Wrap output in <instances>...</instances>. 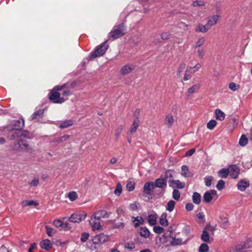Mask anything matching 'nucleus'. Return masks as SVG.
<instances>
[{
	"mask_svg": "<svg viewBox=\"0 0 252 252\" xmlns=\"http://www.w3.org/2000/svg\"><path fill=\"white\" fill-rule=\"evenodd\" d=\"M135 66L133 64H126L120 70L121 74L125 75L131 72L135 69Z\"/></svg>",
	"mask_w": 252,
	"mask_h": 252,
	"instance_id": "nucleus-14",
	"label": "nucleus"
},
{
	"mask_svg": "<svg viewBox=\"0 0 252 252\" xmlns=\"http://www.w3.org/2000/svg\"><path fill=\"white\" fill-rule=\"evenodd\" d=\"M192 5L194 7L203 6L205 5V3L202 0H195L192 2Z\"/></svg>",
	"mask_w": 252,
	"mask_h": 252,
	"instance_id": "nucleus-56",
	"label": "nucleus"
},
{
	"mask_svg": "<svg viewBox=\"0 0 252 252\" xmlns=\"http://www.w3.org/2000/svg\"><path fill=\"white\" fill-rule=\"evenodd\" d=\"M40 246L42 249L48 251L52 247L53 245L49 240L45 239L40 243Z\"/></svg>",
	"mask_w": 252,
	"mask_h": 252,
	"instance_id": "nucleus-19",
	"label": "nucleus"
},
{
	"mask_svg": "<svg viewBox=\"0 0 252 252\" xmlns=\"http://www.w3.org/2000/svg\"><path fill=\"white\" fill-rule=\"evenodd\" d=\"M160 36L161 39L163 40H167L170 38L171 33L169 32H163L161 33Z\"/></svg>",
	"mask_w": 252,
	"mask_h": 252,
	"instance_id": "nucleus-59",
	"label": "nucleus"
},
{
	"mask_svg": "<svg viewBox=\"0 0 252 252\" xmlns=\"http://www.w3.org/2000/svg\"><path fill=\"white\" fill-rule=\"evenodd\" d=\"M225 187V182L222 180H220L218 181V184L216 185L217 189L219 190H222Z\"/></svg>",
	"mask_w": 252,
	"mask_h": 252,
	"instance_id": "nucleus-47",
	"label": "nucleus"
},
{
	"mask_svg": "<svg viewBox=\"0 0 252 252\" xmlns=\"http://www.w3.org/2000/svg\"><path fill=\"white\" fill-rule=\"evenodd\" d=\"M205 41V39L204 37H202L199 38L197 41L195 42L194 44L195 48H200L203 45Z\"/></svg>",
	"mask_w": 252,
	"mask_h": 252,
	"instance_id": "nucleus-37",
	"label": "nucleus"
},
{
	"mask_svg": "<svg viewBox=\"0 0 252 252\" xmlns=\"http://www.w3.org/2000/svg\"><path fill=\"white\" fill-rule=\"evenodd\" d=\"M155 186L157 188L165 189L167 186V180L165 178H159L156 180Z\"/></svg>",
	"mask_w": 252,
	"mask_h": 252,
	"instance_id": "nucleus-15",
	"label": "nucleus"
},
{
	"mask_svg": "<svg viewBox=\"0 0 252 252\" xmlns=\"http://www.w3.org/2000/svg\"><path fill=\"white\" fill-rule=\"evenodd\" d=\"M100 221V220L99 219L95 218L94 216L91 219L90 223L94 230H98L101 228Z\"/></svg>",
	"mask_w": 252,
	"mask_h": 252,
	"instance_id": "nucleus-13",
	"label": "nucleus"
},
{
	"mask_svg": "<svg viewBox=\"0 0 252 252\" xmlns=\"http://www.w3.org/2000/svg\"><path fill=\"white\" fill-rule=\"evenodd\" d=\"M220 16L219 14L210 15L206 18V24L211 29L212 26H215L220 22Z\"/></svg>",
	"mask_w": 252,
	"mask_h": 252,
	"instance_id": "nucleus-7",
	"label": "nucleus"
},
{
	"mask_svg": "<svg viewBox=\"0 0 252 252\" xmlns=\"http://www.w3.org/2000/svg\"><path fill=\"white\" fill-rule=\"evenodd\" d=\"M217 125V122L214 120L210 121L207 124V127L209 129H213Z\"/></svg>",
	"mask_w": 252,
	"mask_h": 252,
	"instance_id": "nucleus-46",
	"label": "nucleus"
},
{
	"mask_svg": "<svg viewBox=\"0 0 252 252\" xmlns=\"http://www.w3.org/2000/svg\"><path fill=\"white\" fill-rule=\"evenodd\" d=\"M169 185L173 189L177 188L179 189H182L185 187V183L182 182L180 180H168Z\"/></svg>",
	"mask_w": 252,
	"mask_h": 252,
	"instance_id": "nucleus-10",
	"label": "nucleus"
},
{
	"mask_svg": "<svg viewBox=\"0 0 252 252\" xmlns=\"http://www.w3.org/2000/svg\"><path fill=\"white\" fill-rule=\"evenodd\" d=\"M73 121L69 120H66L62 122L59 126L60 128H65L73 125Z\"/></svg>",
	"mask_w": 252,
	"mask_h": 252,
	"instance_id": "nucleus-33",
	"label": "nucleus"
},
{
	"mask_svg": "<svg viewBox=\"0 0 252 252\" xmlns=\"http://www.w3.org/2000/svg\"><path fill=\"white\" fill-rule=\"evenodd\" d=\"M67 197L70 201H73L77 199L78 195L75 191H71L68 193Z\"/></svg>",
	"mask_w": 252,
	"mask_h": 252,
	"instance_id": "nucleus-42",
	"label": "nucleus"
},
{
	"mask_svg": "<svg viewBox=\"0 0 252 252\" xmlns=\"http://www.w3.org/2000/svg\"><path fill=\"white\" fill-rule=\"evenodd\" d=\"M210 29V28L209 26H208L207 24L204 25L201 24H198L197 25L195 31L197 32L205 33L207 32Z\"/></svg>",
	"mask_w": 252,
	"mask_h": 252,
	"instance_id": "nucleus-20",
	"label": "nucleus"
},
{
	"mask_svg": "<svg viewBox=\"0 0 252 252\" xmlns=\"http://www.w3.org/2000/svg\"><path fill=\"white\" fill-rule=\"evenodd\" d=\"M174 122V119L172 115H168L165 120V124L168 127H170Z\"/></svg>",
	"mask_w": 252,
	"mask_h": 252,
	"instance_id": "nucleus-31",
	"label": "nucleus"
},
{
	"mask_svg": "<svg viewBox=\"0 0 252 252\" xmlns=\"http://www.w3.org/2000/svg\"><path fill=\"white\" fill-rule=\"evenodd\" d=\"M200 88L199 84L195 85L189 89L188 91V96H189L190 94L195 92V91L198 90Z\"/></svg>",
	"mask_w": 252,
	"mask_h": 252,
	"instance_id": "nucleus-40",
	"label": "nucleus"
},
{
	"mask_svg": "<svg viewBox=\"0 0 252 252\" xmlns=\"http://www.w3.org/2000/svg\"><path fill=\"white\" fill-rule=\"evenodd\" d=\"M228 168L230 176L233 179H236L240 173L239 168L235 164H231L229 165Z\"/></svg>",
	"mask_w": 252,
	"mask_h": 252,
	"instance_id": "nucleus-12",
	"label": "nucleus"
},
{
	"mask_svg": "<svg viewBox=\"0 0 252 252\" xmlns=\"http://www.w3.org/2000/svg\"><path fill=\"white\" fill-rule=\"evenodd\" d=\"M204 179L205 185L207 187H209L211 185L212 181L213 180V178L212 176H206Z\"/></svg>",
	"mask_w": 252,
	"mask_h": 252,
	"instance_id": "nucleus-49",
	"label": "nucleus"
},
{
	"mask_svg": "<svg viewBox=\"0 0 252 252\" xmlns=\"http://www.w3.org/2000/svg\"><path fill=\"white\" fill-rule=\"evenodd\" d=\"M39 183V181L38 178H35L29 183V185L31 187H36L38 185Z\"/></svg>",
	"mask_w": 252,
	"mask_h": 252,
	"instance_id": "nucleus-58",
	"label": "nucleus"
},
{
	"mask_svg": "<svg viewBox=\"0 0 252 252\" xmlns=\"http://www.w3.org/2000/svg\"><path fill=\"white\" fill-rule=\"evenodd\" d=\"M126 188L129 191H132L135 188L134 183L131 181L128 182L126 185Z\"/></svg>",
	"mask_w": 252,
	"mask_h": 252,
	"instance_id": "nucleus-55",
	"label": "nucleus"
},
{
	"mask_svg": "<svg viewBox=\"0 0 252 252\" xmlns=\"http://www.w3.org/2000/svg\"><path fill=\"white\" fill-rule=\"evenodd\" d=\"M197 56L200 59H202L205 55V50L204 48H198L197 51Z\"/></svg>",
	"mask_w": 252,
	"mask_h": 252,
	"instance_id": "nucleus-48",
	"label": "nucleus"
},
{
	"mask_svg": "<svg viewBox=\"0 0 252 252\" xmlns=\"http://www.w3.org/2000/svg\"><path fill=\"white\" fill-rule=\"evenodd\" d=\"M215 227L212 226L210 223L207 224L204 228L202 234L201 235V239L204 242L208 243L210 241V235H214Z\"/></svg>",
	"mask_w": 252,
	"mask_h": 252,
	"instance_id": "nucleus-4",
	"label": "nucleus"
},
{
	"mask_svg": "<svg viewBox=\"0 0 252 252\" xmlns=\"http://www.w3.org/2000/svg\"><path fill=\"white\" fill-rule=\"evenodd\" d=\"M45 229L46 231V233L49 236H52L54 233H55L56 231L53 228H50L48 226H45Z\"/></svg>",
	"mask_w": 252,
	"mask_h": 252,
	"instance_id": "nucleus-50",
	"label": "nucleus"
},
{
	"mask_svg": "<svg viewBox=\"0 0 252 252\" xmlns=\"http://www.w3.org/2000/svg\"><path fill=\"white\" fill-rule=\"evenodd\" d=\"M109 240V237L103 233L96 235L94 239V243L95 244H101L106 242Z\"/></svg>",
	"mask_w": 252,
	"mask_h": 252,
	"instance_id": "nucleus-9",
	"label": "nucleus"
},
{
	"mask_svg": "<svg viewBox=\"0 0 252 252\" xmlns=\"http://www.w3.org/2000/svg\"><path fill=\"white\" fill-rule=\"evenodd\" d=\"M209 250V247L206 243L202 244L199 248V252H207Z\"/></svg>",
	"mask_w": 252,
	"mask_h": 252,
	"instance_id": "nucleus-45",
	"label": "nucleus"
},
{
	"mask_svg": "<svg viewBox=\"0 0 252 252\" xmlns=\"http://www.w3.org/2000/svg\"><path fill=\"white\" fill-rule=\"evenodd\" d=\"M106 41L97 46L95 51L91 55V58H95L102 56L107 50L108 45L106 44Z\"/></svg>",
	"mask_w": 252,
	"mask_h": 252,
	"instance_id": "nucleus-5",
	"label": "nucleus"
},
{
	"mask_svg": "<svg viewBox=\"0 0 252 252\" xmlns=\"http://www.w3.org/2000/svg\"><path fill=\"white\" fill-rule=\"evenodd\" d=\"M125 248L128 250H132L135 248V244L132 242H127L125 244Z\"/></svg>",
	"mask_w": 252,
	"mask_h": 252,
	"instance_id": "nucleus-54",
	"label": "nucleus"
},
{
	"mask_svg": "<svg viewBox=\"0 0 252 252\" xmlns=\"http://www.w3.org/2000/svg\"><path fill=\"white\" fill-rule=\"evenodd\" d=\"M132 218L135 227H137L139 225L144 223V220L141 217H132Z\"/></svg>",
	"mask_w": 252,
	"mask_h": 252,
	"instance_id": "nucleus-27",
	"label": "nucleus"
},
{
	"mask_svg": "<svg viewBox=\"0 0 252 252\" xmlns=\"http://www.w3.org/2000/svg\"><path fill=\"white\" fill-rule=\"evenodd\" d=\"M86 216V214L84 213H74L69 218V221L73 223H79L84 220Z\"/></svg>",
	"mask_w": 252,
	"mask_h": 252,
	"instance_id": "nucleus-8",
	"label": "nucleus"
},
{
	"mask_svg": "<svg viewBox=\"0 0 252 252\" xmlns=\"http://www.w3.org/2000/svg\"><path fill=\"white\" fill-rule=\"evenodd\" d=\"M21 205L23 207H26L28 206L32 205L37 206L38 205V203L33 200H24L22 201Z\"/></svg>",
	"mask_w": 252,
	"mask_h": 252,
	"instance_id": "nucleus-32",
	"label": "nucleus"
},
{
	"mask_svg": "<svg viewBox=\"0 0 252 252\" xmlns=\"http://www.w3.org/2000/svg\"><path fill=\"white\" fill-rule=\"evenodd\" d=\"M69 82H67L62 85H57L56 86L57 87L58 89H59L60 91H61L63 89H69Z\"/></svg>",
	"mask_w": 252,
	"mask_h": 252,
	"instance_id": "nucleus-61",
	"label": "nucleus"
},
{
	"mask_svg": "<svg viewBox=\"0 0 252 252\" xmlns=\"http://www.w3.org/2000/svg\"><path fill=\"white\" fill-rule=\"evenodd\" d=\"M183 239L180 238H176L173 237L172 241L170 242V244L172 246L181 245L183 244Z\"/></svg>",
	"mask_w": 252,
	"mask_h": 252,
	"instance_id": "nucleus-35",
	"label": "nucleus"
},
{
	"mask_svg": "<svg viewBox=\"0 0 252 252\" xmlns=\"http://www.w3.org/2000/svg\"><path fill=\"white\" fill-rule=\"evenodd\" d=\"M45 109L38 110L33 113L32 115L31 120H39L43 117Z\"/></svg>",
	"mask_w": 252,
	"mask_h": 252,
	"instance_id": "nucleus-17",
	"label": "nucleus"
},
{
	"mask_svg": "<svg viewBox=\"0 0 252 252\" xmlns=\"http://www.w3.org/2000/svg\"><path fill=\"white\" fill-rule=\"evenodd\" d=\"M140 112H141L140 109L139 108L136 109L135 110V111H134V112L133 113V116L135 117L134 120H139V116H140Z\"/></svg>",
	"mask_w": 252,
	"mask_h": 252,
	"instance_id": "nucleus-62",
	"label": "nucleus"
},
{
	"mask_svg": "<svg viewBox=\"0 0 252 252\" xmlns=\"http://www.w3.org/2000/svg\"><path fill=\"white\" fill-rule=\"evenodd\" d=\"M13 125L15 126H18L20 128H23L24 126V121L23 119L22 120V122L20 120H16L13 122Z\"/></svg>",
	"mask_w": 252,
	"mask_h": 252,
	"instance_id": "nucleus-44",
	"label": "nucleus"
},
{
	"mask_svg": "<svg viewBox=\"0 0 252 252\" xmlns=\"http://www.w3.org/2000/svg\"><path fill=\"white\" fill-rule=\"evenodd\" d=\"M10 139L19 138L22 137L29 138L30 133L28 131L22 130L21 129H15L11 132Z\"/></svg>",
	"mask_w": 252,
	"mask_h": 252,
	"instance_id": "nucleus-6",
	"label": "nucleus"
},
{
	"mask_svg": "<svg viewBox=\"0 0 252 252\" xmlns=\"http://www.w3.org/2000/svg\"><path fill=\"white\" fill-rule=\"evenodd\" d=\"M248 143V139L246 135H242L241 137L240 138L239 144L241 146H246Z\"/></svg>",
	"mask_w": 252,
	"mask_h": 252,
	"instance_id": "nucleus-41",
	"label": "nucleus"
},
{
	"mask_svg": "<svg viewBox=\"0 0 252 252\" xmlns=\"http://www.w3.org/2000/svg\"><path fill=\"white\" fill-rule=\"evenodd\" d=\"M69 138V135H64L62 137L57 138L53 140V142H57L58 143H61L63 142V141H66Z\"/></svg>",
	"mask_w": 252,
	"mask_h": 252,
	"instance_id": "nucleus-39",
	"label": "nucleus"
},
{
	"mask_svg": "<svg viewBox=\"0 0 252 252\" xmlns=\"http://www.w3.org/2000/svg\"><path fill=\"white\" fill-rule=\"evenodd\" d=\"M150 232L146 227H141L139 232V234L141 236L147 238L150 236Z\"/></svg>",
	"mask_w": 252,
	"mask_h": 252,
	"instance_id": "nucleus-25",
	"label": "nucleus"
},
{
	"mask_svg": "<svg viewBox=\"0 0 252 252\" xmlns=\"http://www.w3.org/2000/svg\"><path fill=\"white\" fill-rule=\"evenodd\" d=\"M148 221L150 224L155 225L157 222V217L155 215H150L148 217Z\"/></svg>",
	"mask_w": 252,
	"mask_h": 252,
	"instance_id": "nucleus-38",
	"label": "nucleus"
},
{
	"mask_svg": "<svg viewBox=\"0 0 252 252\" xmlns=\"http://www.w3.org/2000/svg\"><path fill=\"white\" fill-rule=\"evenodd\" d=\"M175 206V202L173 200H170L167 203V206L166 207V210L169 212H171L174 210Z\"/></svg>",
	"mask_w": 252,
	"mask_h": 252,
	"instance_id": "nucleus-36",
	"label": "nucleus"
},
{
	"mask_svg": "<svg viewBox=\"0 0 252 252\" xmlns=\"http://www.w3.org/2000/svg\"><path fill=\"white\" fill-rule=\"evenodd\" d=\"M123 127L122 126H119L116 129V137L118 138L120 134V133L121 132V131H122L123 130Z\"/></svg>",
	"mask_w": 252,
	"mask_h": 252,
	"instance_id": "nucleus-63",
	"label": "nucleus"
},
{
	"mask_svg": "<svg viewBox=\"0 0 252 252\" xmlns=\"http://www.w3.org/2000/svg\"><path fill=\"white\" fill-rule=\"evenodd\" d=\"M220 226L224 229H226L229 226L228 220L226 218H220Z\"/></svg>",
	"mask_w": 252,
	"mask_h": 252,
	"instance_id": "nucleus-30",
	"label": "nucleus"
},
{
	"mask_svg": "<svg viewBox=\"0 0 252 252\" xmlns=\"http://www.w3.org/2000/svg\"><path fill=\"white\" fill-rule=\"evenodd\" d=\"M216 118L217 120L222 121L224 119V113L220 109H216L215 111Z\"/></svg>",
	"mask_w": 252,
	"mask_h": 252,
	"instance_id": "nucleus-34",
	"label": "nucleus"
},
{
	"mask_svg": "<svg viewBox=\"0 0 252 252\" xmlns=\"http://www.w3.org/2000/svg\"><path fill=\"white\" fill-rule=\"evenodd\" d=\"M166 218H167L166 213H162L160 217V219H159L160 224L163 226H166L168 225V221L166 219Z\"/></svg>",
	"mask_w": 252,
	"mask_h": 252,
	"instance_id": "nucleus-28",
	"label": "nucleus"
},
{
	"mask_svg": "<svg viewBox=\"0 0 252 252\" xmlns=\"http://www.w3.org/2000/svg\"><path fill=\"white\" fill-rule=\"evenodd\" d=\"M193 205L191 203H187L186 205V209L187 211H190L193 210Z\"/></svg>",
	"mask_w": 252,
	"mask_h": 252,
	"instance_id": "nucleus-64",
	"label": "nucleus"
},
{
	"mask_svg": "<svg viewBox=\"0 0 252 252\" xmlns=\"http://www.w3.org/2000/svg\"><path fill=\"white\" fill-rule=\"evenodd\" d=\"M215 196H217L216 190L211 189L208 191H206L204 194L203 197V201L206 203H210Z\"/></svg>",
	"mask_w": 252,
	"mask_h": 252,
	"instance_id": "nucleus-11",
	"label": "nucleus"
},
{
	"mask_svg": "<svg viewBox=\"0 0 252 252\" xmlns=\"http://www.w3.org/2000/svg\"><path fill=\"white\" fill-rule=\"evenodd\" d=\"M12 149L15 151L30 154H32L34 152V149L32 145H30L27 141H23L21 139L14 143Z\"/></svg>",
	"mask_w": 252,
	"mask_h": 252,
	"instance_id": "nucleus-1",
	"label": "nucleus"
},
{
	"mask_svg": "<svg viewBox=\"0 0 252 252\" xmlns=\"http://www.w3.org/2000/svg\"><path fill=\"white\" fill-rule=\"evenodd\" d=\"M139 120H134L127 134H132L135 132L139 126Z\"/></svg>",
	"mask_w": 252,
	"mask_h": 252,
	"instance_id": "nucleus-23",
	"label": "nucleus"
},
{
	"mask_svg": "<svg viewBox=\"0 0 252 252\" xmlns=\"http://www.w3.org/2000/svg\"><path fill=\"white\" fill-rule=\"evenodd\" d=\"M181 196L180 192L177 189H174L172 192V197L176 200H178Z\"/></svg>",
	"mask_w": 252,
	"mask_h": 252,
	"instance_id": "nucleus-43",
	"label": "nucleus"
},
{
	"mask_svg": "<svg viewBox=\"0 0 252 252\" xmlns=\"http://www.w3.org/2000/svg\"><path fill=\"white\" fill-rule=\"evenodd\" d=\"M155 185L153 182H147L144 186V192L145 193L151 195V192L154 188Z\"/></svg>",
	"mask_w": 252,
	"mask_h": 252,
	"instance_id": "nucleus-16",
	"label": "nucleus"
},
{
	"mask_svg": "<svg viewBox=\"0 0 252 252\" xmlns=\"http://www.w3.org/2000/svg\"><path fill=\"white\" fill-rule=\"evenodd\" d=\"M250 183L249 181L246 180H241L237 184V187L239 190L241 191H244L246 190L247 188L249 187Z\"/></svg>",
	"mask_w": 252,
	"mask_h": 252,
	"instance_id": "nucleus-18",
	"label": "nucleus"
},
{
	"mask_svg": "<svg viewBox=\"0 0 252 252\" xmlns=\"http://www.w3.org/2000/svg\"><path fill=\"white\" fill-rule=\"evenodd\" d=\"M94 216L95 218L100 220L101 218H108L109 217V214L105 210H100L95 212Z\"/></svg>",
	"mask_w": 252,
	"mask_h": 252,
	"instance_id": "nucleus-21",
	"label": "nucleus"
},
{
	"mask_svg": "<svg viewBox=\"0 0 252 252\" xmlns=\"http://www.w3.org/2000/svg\"><path fill=\"white\" fill-rule=\"evenodd\" d=\"M125 24L121 23L114 26L112 30L108 34L109 39H116L125 34Z\"/></svg>",
	"mask_w": 252,
	"mask_h": 252,
	"instance_id": "nucleus-2",
	"label": "nucleus"
},
{
	"mask_svg": "<svg viewBox=\"0 0 252 252\" xmlns=\"http://www.w3.org/2000/svg\"><path fill=\"white\" fill-rule=\"evenodd\" d=\"M153 231L157 234H160L162 233L164 231V229L163 227L159 226H156L153 228Z\"/></svg>",
	"mask_w": 252,
	"mask_h": 252,
	"instance_id": "nucleus-52",
	"label": "nucleus"
},
{
	"mask_svg": "<svg viewBox=\"0 0 252 252\" xmlns=\"http://www.w3.org/2000/svg\"><path fill=\"white\" fill-rule=\"evenodd\" d=\"M229 88L233 91H235L239 89V85H237L234 82H231L229 84Z\"/></svg>",
	"mask_w": 252,
	"mask_h": 252,
	"instance_id": "nucleus-53",
	"label": "nucleus"
},
{
	"mask_svg": "<svg viewBox=\"0 0 252 252\" xmlns=\"http://www.w3.org/2000/svg\"><path fill=\"white\" fill-rule=\"evenodd\" d=\"M59 91H60V90L58 89L56 86H55L49 94V99L55 103L61 104L63 103L66 99L64 98L63 97H61V94Z\"/></svg>",
	"mask_w": 252,
	"mask_h": 252,
	"instance_id": "nucleus-3",
	"label": "nucleus"
},
{
	"mask_svg": "<svg viewBox=\"0 0 252 252\" xmlns=\"http://www.w3.org/2000/svg\"><path fill=\"white\" fill-rule=\"evenodd\" d=\"M192 201L194 204H199L201 202V195L198 192H194L192 195Z\"/></svg>",
	"mask_w": 252,
	"mask_h": 252,
	"instance_id": "nucleus-29",
	"label": "nucleus"
},
{
	"mask_svg": "<svg viewBox=\"0 0 252 252\" xmlns=\"http://www.w3.org/2000/svg\"><path fill=\"white\" fill-rule=\"evenodd\" d=\"M186 64L185 63H182L180 65L178 68V70L177 71V74L179 77L181 76V73L183 71L184 69L186 68Z\"/></svg>",
	"mask_w": 252,
	"mask_h": 252,
	"instance_id": "nucleus-57",
	"label": "nucleus"
},
{
	"mask_svg": "<svg viewBox=\"0 0 252 252\" xmlns=\"http://www.w3.org/2000/svg\"><path fill=\"white\" fill-rule=\"evenodd\" d=\"M181 174L184 177H189L192 176V174L189 172V167L185 165H183L181 167Z\"/></svg>",
	"mask_w": 252,
	"mask_h": 252,
	"instance_id": "nucleus-24",
	"label": "nucleus"
},
{
	"mask_svg": "<svg viewBox=\"0 0 252 252\" xmlns=\"http://www.w3.org/2000/svg\"><path fill=\"white\" fill-rule=\"evenodd\" d=\"M229 174V168H222L218 172V176L221 178H226L228 177Z\"/></svg>",
	"mask_w": 252,
	"mask_h": 252,
	"instance_id": "nucleus-26",
	"label": "nucleus"
},
{
	"mask_svg": "<svg viewBox=\"0 0 252 252\" xmlns=\"http://www.w3.org/2000/svg\"><path fill=\"white\" fill-rule=\"evenodd\" d=\"M195 72V71L192 70V68L191 67H188L185 71V73L183 79L184 81H188L189 80L193 73Z\"/></svg>",
	"mask_w": 252,
	"mask_h": 252,
	"instance_id": "nucleus-22",
	"label": "nucleus"
},
{
	"mask_svg": "<svg viewBox=\"0 0 252 252\" xmlns=\"http://www.w3.org/2000/svg\"><path fill=\"white\" fill-rule=\"evenodd\" d=\"M122 191V187L120 184H118L114 190V193L116 195H119Z\"/></svg>",
	"mask_w": 252,
	"mask_h": 252,
	"instance_id": "nucleus-51",
	"label": "nucleus"
},
{
	"mask_svg": "<svg viewBox=\"0 0 252 252\" xmlns=\"http://www.w3.org/2000/svg\"><path fill=\"white\" fill-rule=\"evenodd\" d=\"M89 234L88 233L84 232L82 234L80 240L82 242H85L89 238Z\"/></svg>",
	"mask_w": 252,
	"mask_h": 252,
	"instance_id": "nucleus-60",
	"label": "nucleus"
}]
</instances>
